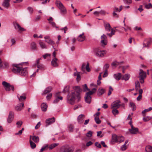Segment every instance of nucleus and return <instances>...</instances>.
<instances>
[{
  "label": "nucleus",
  "instance_id": "f3484780",
  "mask_svg": "<svg viewBox=\"0 0 152 152\" xmlns=\"http://www.w3.org/2000/svg\"><path fill=\"white\" fill-rule=\"evenodd\" d=\"M14 26L16 29H18L19 31H24L26 29L21 27L17 23H14Z\"/></svg>",
  "mask_w": 152,
  "mask_h": 152
},
{
  "label": "nucleus",
  "instance_id": "e433bc0d",
  "mask_svg": "<svg viewBox=\"0 0 152 152\" xmlns=\"http://www.w3.org/2000/svg\"><path fill=\"white\" fill-rule=\"evenodd\" d=\"M120 63L117 61H114L111 64V66L113 68H115L119 65Z\"/></svg>",
  "mask_w": 152,
  "mask_h": 152
},
{
  "label": "nucleus",
  "instance_id": "5fc2aeb1",
  "mask_svg": "<svg viewBox=\"0 0 152 152\" xmlns=\"http://www.w3.org/2000/svg\"><path fill=\"white\" fill-rule=\"evenodd\" d=\"M52 96V94L51 93L49 94L46 96V98L48 100H50Z\"/></svg>",
  "mask_w": 152,
  "mask_h": 152
},
{
  "label": "nucleus",
  "instance_id": "ddd939ff",
  "mask_svg": "<svg viewBox=\"0 0 152 152\" xmlns=\"http://www.w3.org/2000/svg\"><path fill=\"white\" fill-rule=\"evenodd\" d=\"M60 92L56 93L55 94V96L56 98L53 102V103L54 104H56L58 102H59L60 100H62L63 99L62 96H59L58 94H59Z\"/></svg>",
  "mask_w": 152,
  "mask_h": 152
},
{
  "label": "nucleus",
  "instance_id": "e2e57ef3",
  "mask_svg": "<svg viewBox=\"0 0 152 152\" xmlns=\"http://www.w3.org/2000/svg\"><path fill=\"white\" fill-rule=\"evenodd\" d=\"M95 146L99 148H101V146L100 144L98 142H95Z\"/></svg>",
  "mask_w": 152,
  "mask_h": 152
},
{
  "label": "nucleus",
  "instance_id": "6e6552de",
  "mask_svg": "<svg viewBox=\"0 0 152 152\" xmlns=\"http://www.w3.org/2000/svg\"><path fill=\"white\" fill-rule=\"evenodd\" d=\"M74 149L73 147H69L67 146H64L61 147L60 152H73Z\"/></svg>",
  "mask_w": 152,
  "mask_h": 152
},
{
  "label": "nucleus",
  "instance_id": "49530a36",
  "mask_svg": "<svg viewBox=\"0 0 152 152\" xmlns=\"http://www.w3.org/2000/svg\"><path fill=\"white\" fill-rule=\"evenodd\" d=\"M69 87L68 86H65L64 89L63 90V92L64 93H66L67 92H68L69 91Z\"/></svg>",
  "mask_w": 152,
  "mask_h": 152
},
{
  "label": "nucleus",
  "instance_id": "37998d69",
  "mask_svg": "<svg viewBox=\"0 0 152 152\" xmlns=\"http://www.w3.org/2000/svg\"><path fill=\"white\" fill-rule=\"evenodd\" d=\"M30 143L32 148L34 149L36 147V145L31 140H30Z\"/></svg>",
  "mask_w": 152,
  "mask_h": 152
},
{
  "label": "nucleus",
  "instance_id": "603ef678",
  "mask_svg": "<svg viewBox=\"0 0 152 152\" xmlns=\"http://www.w3.org/2000/svg\"><path fill=\"white\" fill-rule=\"evenodd\" d=\"M126 148L127 147L126 145L125 144H124L121 146V150L122 151H124Z\"/></svg>",
  "mask_w": 152,
  "mask_h": 152
},
{
  "label": "nucleus",
  "instance_id": "a18cd8bd",
  "mask_svg": "<svg viewBox=\"0 0 152 152\" xmlns=\"http://www.w3.org/2000/svg\"><path fill=\"white\" fill-rule=\"evenodd\" d=\"M94 120L97 124H99L101 122V121L99 119V117H95L94 118Z\"/></svg>",
  "mask_w": 152,
  "mask_h": 152
},
{
  "label": "nucleus",
  "instance_id": "774afa93",
  "mask_svg": "<svg viewBox=\"0 0 152 152\" xmlns=\"http://www.w3.org/2000/svg\"><path fill=\"white\" fill-rule=\"evenodd\" d=\"M40 122H39L35 126V128L36 129H38L40 126Z\"/></svg>",
  "mask_w": 152,
  "mask_h": 152
},
{
  "label": "nucleus",
  "instance_id": "423d86ee",
  "mask_svg": "<svg viewBox=\"0 0 152 152\" xmlns=\"http://www.w3.org/2000/svg\"><path fill=\"white\" fill-rule=\"evenodd\" d=\"M94 51L96 55L99 57H103L106 53L105 50H101L99 48H95Z\"/></svg>",
  "mask_w": 152,
  "mask_h": 152
},
{
  "label": "nucleus",
  "instance_id": "c9c22d12",
  "mask_svg": "<svg viewBox=\"0 0 152 152\" xmlns=\"http://www.w3.org/2000/svg\"><path fill=\"white\" fill-rule=\"evenodd\" d=\"M129 106L131 107L133 111L134 110L136 109V107L134 103L133 102H130L129 104Z\"/></svg>",
  "mask_w": 152,
  "mask_h": 152
},
{
  "label": "nucleus",
  "instance_id": "f704fd0d",
  "mask_svg": "<svg viewBox=\"0 0 152 152\" xmlns=\"http://www.w3.org/2000/svg\"><path fill=\"white\" fill-rule=\"evenodd\" d=\"M32 140L35 143H38L39 141V137L38 136H32Z\"/></svg>",
  "mask_w": 152,
  "mask_h": 152
},
{
  "label": "nucleus",
  "instance_id": "f8f14e48",
  "mask_svg": "<svg viewBox=\"0 0 152 152\" xmlns=\"http://www.w3.org/2000/svg\"><path fill=\"white\" fill-rule=\"evenodd\" d=\"M130 133L132 134H137L139 132L138 129L132 126L130 129H129Z\"/></svg>",
  "mask_w": 152,
  "mask_h": 152
},
{
  "label": "nucleus",
  "instance_id": "0eeeda50",
  "mask_svg": "<svg viewBox=\"0 0 152 152\" xmlns=\"http://www.w3.org/2000/svg\"><path fill=\"white\" fill-rule=\"evenodd\" d=\"M2 84L5 90L7 91H9L11 90L14 91V88L12 85H11L9 83H7L5 81H3Z\"/></svg>",
  "mask_w": 152,
  "mask_h": 152
},
{
  "label": "nucleus",
  "instance_id": "7ed1b4c3",
  "mask_svg": "<svg viewBox=\"0 0 152 152\" xmlns=\"http://www.w3.org/2000/svg\"><path fill=\"white\" fill-rule=\"evenodd\" d=\"M97 89L95 88H93L91 91L87 92L85 96V100L86 102L88 104L91 103V95L95 93Z\"/></svg>",
  "mask_w": 152,
  "mask_h": 152
},
{
  "label": "nucleus",
  "instance_id": "412c9836",
  "mask_svg": "<svg viewBox=\"0 0 152 152\" xmlns=\"http://www.w3.org/2000/svg\"><path fill=\"white\" fill-rule=\"evenodd\" d=\"M58 59L56 58H53L51 61V64L52 66L55 67L58 66V64L57 62Z\"/></svg>",
  "mask_w": 152,
  "mask_h": 152
},
{
  "label": "nucleus",
  "instance_id": "ea45409f",
  "mask_svg": "<svg viewBox=\"0 0 152 152\" xmlns=\"http://www.w3.org/2000/svg\"><path fill=\"white\" fill-rule=\"evenodd\" d=\"M82 87L84 92H86L87 91H90V89L88 88L87 85L86 84L83 85L82 86Z\"/></svg>",
  "mask_w": 152,
  "mask_h": 152
},
{
  "label": "nucleus",
  "instance_id": "9d476101",
  "mask_svg": "<svg viewBox=\"0 0 152 152\" xmlns=\"http://www.w3.org/2000/svg\"><path fill=\"white\" fill-rule=\"evenodd\" d=\"M121 102L119 100H116L113 102L111 104V109L113 108H118L121 106L120 104Z\"/></svg>",
  "mask_w": 152,
  "mask_h": 152
},
{
  "label": "nucleus",
  "instance_id": "393cba45",
  "mask_svg": "<svg viewBox=\"0 0 152 152\" xmlns=\"http://www.w3.org/2000/svg\"><path fill=\"white\" fill-rule=\"evenodd\" d=\"M122 75L121 73H118L116 74H115L113 75V77L116 80H119L121 77Z\"/></svg>",
  "mask_w": 152,
  "mask_h": 152
},
{
  "label": "nucleus",
  "instance_id": "cd10ccee",
  "mask_svg": "<svg viewBox=\"0 0 152 152\" xmlns=\"http://www.w3.org/2000/svg\"><path fill=\"white\" fill-rule=\"evenodd\" d=\"M105 90L103 88H99L98 91L97 95L98 96H100L103 94L105 92Z\"/></svg>",
  "mask_w": 152,
  "mask_h": 152
},
{
  "label": "nucleus",
  "instance_id": "f257e3e1",
  "mask_svg": "<svg viewBox=\"0 0 152 152\" xmlns=\"http://www.w3.org/2000/svg\"><path fill=\"white\" fill-rule=\"evenodd\" d=\"M73 91L69 92L67 96V102L71 104H73L75 102L76 98L79 100L80 98V92L81 89L78 86L73 87Z\"/></svg>",
  "mask_w": 152,
  "mask_h": 152
},
{
  "label": "nucleus",
  "instance_id": "58836bf2",
  "mask_svg": "<svg viewBox=\"0 0 152 152\" xmlns=\"http://www.w3.org/2000/svg\"><path fill=\"white\" fill-rule=\"evenodd\" d=\"M130 77L129 75L126 74L123 75L122 77V79L125 80H129Z\"/></svg>",
  "mask_w": 152,
  "mask_h": 152
},
{
  "label": "nucleus",
  "instance_id": "39448f33",
  "mask_svg": "<svg viewBox=\"0 0 152 152\" xmlns=\"http://www.w3.org/2000/svg\"><path fill=\"white\" fill-rule=\"evenodd\" d=\"M56 4L57 6L60 10L61 13L63 15L66 14L67 13L66 9L63 4L59 1H56Z\"/></svg>",
  "mask_w": 152,
  "mask_h": 152
},
{
  "label": "nucleus",
  "instance_id": "4be33fe9",
  "mask_svg": "<svg viewBox=\"0 0 152 152\" xmlns=\"http://www.w3.org/2000/svg\"><path fill=\"white\" fill-rule=\"evenodd\" d=\"M17 96L19 101L20 102H22L26 99V95L25 94H23L21 95L18 94Z\"/></svg>",
  "mask_w": 152,
  "mask_h": 152
},
{
  "label": "nucleus",
  "instance_id": "20e7f679",
  "mask_svg": "<svg viewBox=\"0 0 152 152\" xmlns=\"http://www.w3.org/2000/svg\"><path fill=\"white\" fill-rule=\"evenodd\" d=\"M104 26L106 31H111L110 33H107V35H108L110 37H111L113 35L115 34V31L111 27L109 23H104Z\"/></svg>",
  "mask_w": 152,
  "mask_h": 152
},
{
  "label": "nucleus",
  "instance_id": "09e8293b",
  "mask_svg": "<svg viewBox=\"0 0 152 152\" xmlns=\"http://www.w3.org/2000/svg\"><path fill=\"white\" fill-rule=\"evenodd\" d=\"M48 147V145H46L43 146L41 149L40 151L39 152H43V151Z\"/></svg>",
  "mask_w": 152,
  "mask_h": 152
},
{
  "label": "nucleus",
  "instance_id": "dca6fc26",
  "mask_svg": "<svg viewBox=\"0 0 152 152\" xmlns=\"http://www.w3.org/2000/svg\"><path fill=\"white\" fill-rule=\"evenodd\" d=\"M139 77L140 78L145 79L146 77V72L140 69Z\"/></svg>",
  "mask_w": 152,
  "mask_h": 152
},
{
  "label": "nucleus",
  "instance_id": "69168bd1",
  "mask_svg": "<svg viewBox=\"0 0 152 152\" xmlns=\"http://www.w3.org/2000/svg\"><path fill=\"white\" fill-rule=\"evenodd\" d=\"M145 7L146 8L149 9L151 7H152V5L151 3H149L148 4H146L145 5Z\"/></svg>",
  "mask_w": 152,
  "mask_h": 152
},
{
  "label": "nucleus",
  "instance_id": "de8ad7c7",
  "mask_svg": "<svg viewBox=\"0 0 152 152\" xmlns=\"http://www.w3.org/2000/svg\"><path fill=\"white\" fill-rule=\"evenodd\" d=\"M151 119V117L148 116L145 117H144L143 118V120L145 122H147Z\"/></svg>",
  "mask_w": 152,
  "mask_h": 152
},
{
  "label": "nucleus",
  "instance_id": "1a4fd4ad",
  "mask_svg": "<svg viewBox=\"0 0 152 152\" xmlns=\"http://www.w3.org/2000/svg\"><path fill=\"white\" fill-rule=\"evenodd\" d=\"M107 37L104 34H103L101 36L100 42L102 46H104L107 44Z\"/></svg>",
  "mask_w": 152,
  "mask_h": 152
},
{
  "label": "nucleus",
  "instance_id": "2f4dec72",
  "mask_svg": "<svg viewBox=\"0 0 152 152\" xmlns=\"http://www.w3.org/2000/svg\"><path fill=\"white\" fill-rule=\"evenodd\" d=\"M135 89L136 91H138L140 88V83L138 81H136L135 83Z\"/></svg>",
  "mask_w": 152,
  "mask_h": 152
},
{
  "label": "nucleus",
  "instance_id": "c03bdc74",
  "mask_svg": "<svg viewBox=\"0 0 152 152\" xmlns=\"http://www.w3.org/2000/svg\"><path fill=\"white\" fill-rule=\"evenodd\" d=\"M112 109H113L112 113L115 115L119 113V111L117 109L115 108H113Z\"/></svg>",
  "mask_w": 152,
  "mask_h": 152
},
{
  "label": "nucleus",
  "instance_id": "bf43d9fd",
  "mask_svg": "<svg viewBox=\"0 0 152 152\" xmlns=\"http://www.w3.org/2000/svg\"><path fill=\"white\" fill-rule=\"evenodd\" d=\"M69 130L70 132H72L73 131L74 126L73 125L71 124L69 125Z\"/></svg>",
  "mask_w": 152,
  "mask_h": 152
},
{
  "label": "nucleus",
  "instance_id": "7c9ffc66",
  "mask_svg": "<svg viewBox=\"0 0 152 152\" xmlns=\"http://www.w3.org/2000/svg\"><path fill=\"white\" fill-rule=\"evenodd\" d=\"M45 42H47L48 44L52 45V47L54 48V49H55V48H54V46L53 45L55 44V42L51 40L50 39L47 40H45Z\"/></svg>",
  "mask_w": 152,
  "mask_h": 152
},
{
  "label": "nucleus",
  "instance_id": "aec40b11",
  "mask_svg": "<svg viewBox=\"0 0 152 152\" xmlns=\"http://www.w3.org/2000/svg\"><path fill=\"white\" fill-rule=\"evenodd\" d=\"M53 19L52 17H50L49 19H48V20L49 21V23L53 27H55L56 28H58V27L56 26V23L53 21Z\"/></svg>",
  "mask_w": 152,
  "mask_h": 152
},
{
  "label": "nucleus",
  "instance_id": "473e14b6",
  "mask_svg": "<svg viewBox=\"0 0 152 152\" xmlns=\"http://www.w3.org/2000/svg\"><path fill=\"white\" fill-rule=\"evenodd\" d=\"M138 92L139 95L137 98V101H139L142 97V94L143 92L142 90V89H140L139 90Z\"/></svg>",
  "mask_w": 152,
  "mask_h": 152
},
{
  "label": "nucleus",
  "instance_id": "052dcab7",
  "mask_svg": "<svg viewBox=\"0 0 152 152\" xmlns=\"http://www.w3.org/2000/svg\"><path fill=\"white\" fill-rule=\"evenodd\" d=\"M104 72L103 75V77H107L108 76V74L107 73V70H104Z\"/></svg>",
  "mask_w": 152,
  "mask_h": 152
},
{
  "label": "nucleus",
  "instance_id": "bb28decb",
  "mask_svg": "<svg viewBox=\"0 0 152 152\" xmlns=\"http://www.w3.org/2000/svg\"><path fill=\"white\" fill-rule=\"evenodd\" d=\"M83 117H85V115L83 114H81L77 118L78 123L80 124L83 123V119H82V118Z\"/></svg>",
  "mask_w": 152,
  "mask_h": 152
},
{
  "label": "nucleus",
  "instance_id": "4d7b16f0",
  "mask_svg": "<svg viewBox=\"0 0 152 152\" xmlns=\"http://www.w3.org/2000/svg\"><path fill=\"white\" fill-rule=\"evenodd\" d=\"M92 132L91 131H89L86 134V136L88 137H91L92 135Z\"/></svg>",
  "mask_w": 152,
  "mask_h": 152
},
{
  "label": "nucleus",
  "instance_id": "c756f323",
  "mask_svg": "<svg viewBox=\"0 0 152 152\" xmlns=\"http://www.w3.org/2000/svg\"><path fill=\"white\" fill-rule=\"evenodd\" d=\"M48 106L46 104L43 103L41 105V108L42 111H45L47 110Z\"/></svg>",
  "mask_w": 152,
  "mask_h": 152
},
{
  "label": "nucleus",
  "instance_id": "864d4df0",
  "mask_svg": "<svg viewBox=\"0 0 152 152\" xmlns=\"http://www.w3.org/2000/svg\"><path fill=\"white\" fill-rule=\"evenodd\" d=\"M109 64H106L104 65L103 67V69L104 70H107V69L109 67Z\"/></svg>",
  "mask_w": 152,
  "mask_h": 152
},
{
  "label": "nucleus",
  "instance_id": "f03ea898",
  "mask_svg": "<svg viewBox=\"0 0 152 152\" xmlns=\"http://www.w3.org/2000/svg\"><path fill=\"white\" fill-rule=\"evenodd\" d=\"M12 71L15 73H18L22 76H25L28 73L26 67L23 68L22 67L18 64H13Z\"/></svg>",
  "mask_w": 152,
  "mask_h": 152
},
{
  "label": "nucleus",
  "instance_id": "6e6d98bb",
  "mask_svg": "<svg viewBox=\"0 0 152 152\" xmlns=\"http://www.w3.org/2000/svg\"><path fill=\"white\" fill-rule=\"evenodd\" d=\"M86 69L88 72H89L90 71V69L89 67V64L88 63H87V65L86 66Z\"/></svg>",
  "mask_w": 152,
  "mask_h": 152
},
{
  "label": "nucleus",
  "instance_id": "72a5a7b5",
  "mask_svg": "<svg viewBox=\"0 0 152 152\" xmlns=\"http://www.w3.org/2000/svg\"><path fill=\"white\" fill-rule=\"evenodd\" d=\"M10 0H4L3 2V5L5 7H7L9 6V2Z\"/></svg>",
  "mask_w": 152,
  "mask_h": 152
},
{
  "label": "nucleus",
  "instance_id": "a19ab883",
  "mask_svg": "<svg viewBox=\"0 0 152 152\" xmlns=\"http://www.w3.org/2000/svg\"><path fill=\"white\" fill-rule=\"evenodd\" d=\"M118 137H120V138H119V139H118V142H117L121 143V142L124 141V138L123 136L121 135H119L118 136Z\"/></svg>",
  "mask_w": 152,
  "mask_h": 152
},
{
  "label": "nucleus",
  "instance_id": "79ce46f5",
  "mask_svg": "<svg viewBox=\"0 0 152 152\" xmlns=\"http://www.w3.org/2000/svg\"><path fill=\"white\" fill-rule=\"evenodd\" d=\"M58 143H53L51 144L49 147V148L50 149H52L58 146Z\"/></svg>",
  "mask_w": 152,
  "mask_h": 152
},
{
  "label": "nucleus",
  "instance_id": "b1692460",
  "mask_svg": "<svg viewBox=\"0 0 152 152\" xmlns=\"http://www.w3.org/2000/svg\"><path fill=\"white\" fill-rule=\"evenodd\" d=\"M24 104L23 103L21 104H18L15 107L16 110L18 111H20L21 110L24 106Z\"/></svg>",
  "mask_w": 152,
  "mask_h": 152
},
{
  "label": "nucleus",
  "instance_id": "2eb2a0df",
  "mask_svg": "<svg viewBox=\"0 0 152 152\" xmlns=\"http://www.w3.org/2000/svg\"><path fill=\"white\" fill-rule=\"evenodd\" d=\"M14 118V113L12 112H10L8 118L7 119V122L9 123H11L13 121Z\"/></svg>",
  "mask_w": 152,
  "mask_h": 152
},
{
  "label": "nucleus",
  "instance_id": "4468645a",
  "mask_svg": "<svg viewBox=\"0 0 152 152\" xmlns=\"http://www.w3.org/2000/svg\"><path fill=\"white\" fill-rule=\"evenodd\" d=\"M120 138V137H118V136L116 134H113L111 140V143L112 144H113L114 143L118 142V139H119Z\"/></svg>",
  "mask_w": 152,
  "mask_h": 152
},
{
  "label": "nucleus",
  "instance_id": "13d9d810",
  "mask_svg": "<svg viewBox=\"0 0 152 152\" xmlns=\"http://www.w3.org/2000/svg\"><path fill=\"white\" fill-rule=\"evenodd\" d=\"M23 123L21 121H19L17 122L16 124L18 125V127H20Z\"/></svg>",
  "mask_w": 152,
  "mask_h": 152
},
{
  "label": "nucleus",
  "instance_id": "6ab92c4d",
  "mask_svg": "<svg viewBox=\"0 0 152 152\" xmlns=\"http://www.w3.org/2000/svg\"><path fill=\"white\" fill-rule=\"evenodd\" d=\"M30 49L31 50H36L37 49V47L36 43L32 42L30 44Z\"/></svg>",
  "mask_w": 152,
  "mask_h": 152
},
{
  "label": "nucleus",
  "instance_id": "5701e85b",
  "mask_svg": "<svg viewBox=\"0 0 152 152\" xmlns=\"http://www.w3.org/2000/svg\"><path fill=\"white\" fill-rule=\"evenodd\" d=\"M55 121V119L54 117L51 118H48L46 121V123L48 125H50L54 122Z\"/></svg>",
  "mask_w": 152,
  "mask_h": 152
},
{
  "label": "nucleus",
  "instance_id": "a211bd4d",
  "mask_svg": "<svg viewBox=\"0 0 152 152\" xmlns=\"http://www.w3.org/2000/svg\"><path fill=\"white\" fill-rule=\"evenodd\" d=\"M85 39L86 37L83 32L82 34L79 35L77 38V40L80 42L83 41Z\"/></svg>",
  "mask_w": 152,
  "mask_h": 152
},
{
  "label": "nucleus",
  "instance_id": "c85d7f7f",
  "mask_svg": "<svg viewBox=\"0 0 152 152\" xmlns=\"http://www.w3.org/2000/svg\"><path fill=\"white\" fill-rule=\"evenodd\" d=\"M39 44L42 49H47V48L45 44L41 41H40L39 42Z\"/></svg>",
  "mask_w": 152,
  "mask_h": 152
},
{
  "label": "nucleus",
  "instance_id": "4c0bfd02",
  "mask_svg": "<svg viewBox=\"0 0 152 152\" xmlns=\"http://www.w3.org/2000/svg\"><path fill=\"white\" fill-rule=\"evenodd\" d=\"M145 151L146 152H152V147L149 145L146 146Z\"/></svg>",
  "mask_w": 152,
  "mask_h": 152
},
{
  "label": "nucleus",
  "instance_id": "680f3d73",
  "mask_svg": "<svg viewBox=\"0 0 152 152\" xmlns=\"http://www.w3.org/2000/svg\"><path fill=\"white\" fill-rule=\"evenodd\" d=\"M124 2L127 4H130L132 2V0H123Z\"/></svg>",
  "mask_w": 152,
  "mask_h": 152
},
{
  "label": "nucleus",
  "instance_id": "9b49d317",
  "mask_svg": "<svg viewBox=\"0 0 152 152\" xmlns=\"http://www.w3.org/2000/svg\"><path fill=\"white\" fill-rule=\"evenodd\" d=\"M152 42V38H150L148 39H145L143 43V48L147 47L148 48L149 45Z\"/></svg>",
  "mask_w": 152,
  "mask_h": 152
},
{
  "label": "nucleus",
  "instance_id": "a878e982",
  "mask_svg": "<svg viewBox=\"0 0 152 152\" xmlns=\"http://www.w3.org/2000/svg\"><path fill=\"white\" fill-rule=\"evenodd\" d=\"M52 89V88L51 86H49L46 88L44 92L42 93V94L43 95L46 94L50 92Z\"/></svg>",
  "mask_w": 152,
  "mask_h": 152
},
{
  "label": "nucleus",
  "instance_id": "8fccbe9b",
  "mask_svg": "<svg viewBox=\"0 0 152 152\" xmlns=\"http://www.w3.org/2000/svg\"><path fill=\"white\" fill-rule=\"evenodd\" d=\"M113 91V89L111 86H110L109 87V89L108 92V95L110 96L111 94V92Z\"/></svg>",
  "mask_w": 152,
  "mask_h": 152
},
{
  "label": "nucleus",
  "instance_id": "0e129e2a",
  "mask_svg": "<svg viewBox=\"0 0 152 152\" xmlns=\"http://www.w3.org/2000/svg\"><path fill=\"white\" fill-rule=\"evenodd\" d=\"M99 12V14L102 15H104L106 13L105 11L102 10H101Z\"/></svg>",
  "mask_w": 152,
  "mask_h": 152
},
{
  "label": "nucleus",
  "instance_id": "3c124183",
  "mask_svg": "<svg viewBox=\"0 0 152 152\" xmlns=\"http://www.w3.org/2000/svg\"><path fill=\"white\" fill-rule=\"evenodd\" d=\"M37 67L38 69L42 70L44 69V66L42 64L37 65Z\"/></svg>",
  "mask_w": 152,
  "mask_h": 152
},
{
  "label": "nucleus",
  "instance_id": "338daca9",
  "mask_svg": "<svg viewBox=\"0 0 152 152\" xmlns=\"http://www.w3.org/2000/svg\"><path fill=\"white\" fill-rule=\"evenodd\" d=\"M28 10L29 11V12L31 13L33 12V9L30 7H28L27 8Z\"/></svg>",
  "mask_w": 152,
  "mask_h": 152
}]
</instances>
